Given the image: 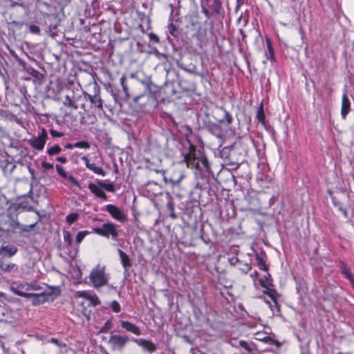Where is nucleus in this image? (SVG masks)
<instances>
[{"label":"nucleus","mask_w":354,"mask_h":354,"mask_svg":"<svg viewBox=\"0 0 354 354\" xmlns=\"http://www.w3.org/2000/svg\"><path fill=\"white\" fill-rule=\"evenodd\" d=\"M131 77L136 78L144 88L143 93L134 97V102L139 104V100L145 97L147 93L152 97H155L156 96V93H158L159 88L152 82L151 77H144L143 78H141L137 73H131Z\"/></svg>","instance_id":"f257e3e1"},{"label":"nucleus","mask_w":354,"mask_h":354,"mask_svg":"<svg viewBox=\"0 0 354 354\" xmlns=\"http://www.w3.org/2000/svg\"><path fill=\"white\" fill-rule=\"evenodd\" d=\"M50 290L49 292H43L39 294L30 293L29 298H32V304L38 306L46 301H53L55 298L61 295V289L59 286H48Z\"/></svg>","instance_id":"f03ea898"},{"label":"nucleus","mask_w":354,"mask_h":354,"mask_svg":"<svg viewBox=\"0 0 354 354\" xmlns=\"http://www.w3.org/2000/svg\"><path fill=\"white\" fill-rule=\"evenodd\" d=\"M246 151L242 149L241 143H234L230 149L228 162L227 165L232 167V169H237L243 161Z\"/></svg>","instance_id":"7ed1b4c3"},{"label":"nucleus","mask_w":354,"mask_h":354,"mask_svg":"<svg viewBox=\"0 0 354 354\" xmlns=\"http://www.w3.org/2000/svg\"><path fill=\"white\" fill-rule=\"evenodd\" d=\"M126 80L127 78L125 75H122L120 79V83L122 87V92L111 83L108 84L106 88L111 92L115 102H119L122 100L128 99L129 97V89Z\"/></svg>","instance_id":"20e7f679"},{"label":"nucleus","mask_w":354,"mask_h":354,"mask_svg":"<svg viewBox=\"0 0 354 354\" xmlns=\"http://www.w3.org/2000/svg\"><path fill=\"white\" fill-rule=\"evenodd\" d=\"M89 279L95 288H99L107 284L108 277L105 274V267L97 265L92 270Z\"/></svg>","instance_id":"39448f33"},{"label":"nucleus","mask_w":354,"mask_h":354,"mask_svg":"<svg viewBox=\"0 0 354 354\" xmlns=\"http://www.w3.org/2000/svg\"><path fill=\"white\" fill-rule=\"evenodd\" d=\"M117 227V225L112 222H106L102 227H94L93 231L101 236L106 238L111 236L113 240H117L119 235Z\"/></svg>","instance_id":"423d86ee"},{"label":"nucleus","mask_w":354,"mask_h":354,"mask_svg":"<svg viewBox=\"0 0 354 354\" xmlns=\"http://www.w3.org/2000/svg\"><path fill=\"white\" fill-rule=\"evenodd\" d=\"M129 341H131V338L127 335L113 334L111 333L108 344L111 346L113 351H122Z\"/></svg>","instance_id":"0eeeda50"},{"label":"nucleus","mask_w":354,"mask_h":354,"mask_svg":"<svg viewBox=\"0 0 354 354\" xmlns=\"http://www.w3.org/2000/svg\"><path fill=\"white\" fill-rule=\"evenodd\" d=\"M17 60L19 66L22 67V69L34 77V83L41 84L44 82V76L42 73L28 64L22 59L18 58Z\"/></svg>","instance_id":"6e6552de"},{"label":"nucleus","mask_w":354,"mask_h":354,"mask_svg":"<svg viewBox=\"0 0 354 354\" xmlns=\"http://www.w3.org/2000/svg\"><path fill=\"white\" fill-rule=\"evenodd\" d=\"M102 209L107 211L112 218L121 223H124L127 220V215L115 205L109 204L102 208Z\"/></svg>","instance_id":"1a4fd4ad"},{"label":"nucleus","mask_w":354,"mask_h":354,"mask_svg":"<svg viewBox=\"0 0 354 354\" xmlns=\"http://www.w3.org/2000/svg\"><path fill=\"white\" fill-rule=\"evenodd\" d=\"M263 293L268 295L271 301L266 300V302L269 304L270 309L273 311V313L280 312V306L278 304L277 299L279 296L277 291L276 290H263Z\"/></svg>","instance_id":"9d476101"},{"label":"nucleus","mask_w":354,"mask_h":354,"mask_svg":"<svg viewBox=\"0 0 354 354\" xmlns=\"http://www.w3.org/2000/svg\"><path fill=\"white\" fill-rule=\"evenodd\" d=\"M48 138L46 131L43 129L41 133L37 138L28 140L29 145L38 151H42Z\"/></svg>","instance_id":"9b49d317"},{"label":"nucleus","mask_w":354,"mask_h":354,"mask_svg":"<svg viewBox=\"0 0 354 354\" xmlns=\"http://www.w3.org/2000/svg\"><path fill=\"white\" fill-rule=\"evenodd\" d=\"M131 341L135 342L138 346L143 348L146 351L149 353H152L156 351L157 346L156 345L152 342L151 340L145 339H136L135 337H131Z\"/></svg>","instance_id":"f8f14e48"},{"label":"nucleus","mask_w":354,"mask_h":354,"mask_svg":"<svg viewBox=\"0 0 354 354\" xmlns=\"http://www.w3.org/2000/svg\"><path fill=\"white\" fill-rule=\"evenodd\" d=\"M205 129L214 136L221 138L223 135L222 127L216 123L207 122L204 124Z\"/></svg>","instance_id":"ddd939ff"},{"label":"nucleus","mask_w":354,"mask_h":354,"mask_svg":"<svg viewBox=\"0 0 354 354\" xmlns=\"http://www.w3.org/2000/svg\"><path fill=\"white\" fill-rule=\"evenodd\" d=\"M213 16L223 19L225 10L222 6L221 0H213L212 3L209 6Z\"/></svg>","instance_id":"4468645a"},{"label":"nucleus","mask_w":354,"mask_h":354,"mask_svg":"<svg viewBox=\"0 0 354 354\" xmlns=\"http://www.w3.org/2000/svg\"><path fill=\"white\" fill-rule=\"evenodd\" d=\"M120 324L121 327L127 332L131 333L136 335H140L142 334L140 327L129 321L120 320Z\"/></svg>","instance_id":"2eb2a0df"},{"label":"nucleus","mask_w":354,"mask_h":354,"mask_svg":"<svg viewBox=\"0 0 354 354\" xmlns=\"http://www.w3.org/2000/svg\"><path fill=\"white\" fill-rule=\"evenodd\" d=\"M188 19L187 28L190 27L192 30H196V34L198 35H202L201 23L198 20V14L190 15Z\"/></svg>","instance_id":"dca6fc26"},{"label":"nucleus","mask_w":354,"mask_h":354,"mask_svg":"<svg viewBox=\"0 0 354 354\" xmlns=\"http://www.w3.org/2000/svg\"><path fill=\"white\" fill-rule=\"evenodd\" d=\"M17 270L18 266L16 264L8 263L3 258L0 259V273L7 274Z\"/></svg>","instance_id":"f3484780"},{"label":"nucleus","mask_w":354,"mask_h":354,"mask_svg":"<svg viewBox=\"0 0 354 354\" xmlns=\"http://www.w3.org/2000/svg\"><path fill=\"white\" fill-rule=\"evenodd\" d=\"M88 188L90 191L97 198H102L104 201H108V196L103 191L102 188L99 185L91 182L88 185Z\"/></svg>","instance_id":"a211bd4d"},{"label":"nucleus","mask_w":354,"mask_h":354,"mask_svg":"<svg viewBox=\"0 0 354 354\" xmlns=\"http://www.w3.org/2000/svg\"><path fill=\"white\" fill-rule=\"evenodd\" d=\"M187 166L192 169H198L200 167L199 157L196 158L194 153L189 152L184 157Z\"/></svg>","instance_id":"6ab92c4d"},{"label":"nucleus","mask_w":354,"mask_h":354,"mask_svg":"<svg viewBox=\"0 0 354 354\" xmlns=\"http://www.w3.org/2000/svg\"><path fill=\"white\" fill-rule=\"evenodd\" d=\"M56 170L61 177L65 179H68L73 185L79 187H80L78 180L71 175L68 176L62 166L56 165Z\"/></svg>","instance_id":"aec40b11"},{"label":"nucleus","mask_w":354,"mask_h":354,"mask_svg":"<svg viewBox=\"0 0 354 354\" xmlns=\"http://www.w3.org/2000/svg\"><path fill=\"white\" fill-rule=\"evenodd\" d=\"M18 251V248L14 245H2L0 247V254L3 257H12Z\"/></svg>","instance_id":"412c9836"},{"label":"nucleus","mask_w":354,"mask_h":354,"mask_svg":"<svg viewBox=\"0 0 354 354\" xmlns=\"http://www.w3.org/2000/svg\"><path fill=\"white\" fill-rule=\"evenodd\" d=\"M118 252L120 258V261L125 272L131 267L132 263L129 257L121 249H118Z\"/></svg>","instance_id":"4be33fe9"},{"label":"nucleus","mask_w":354,"mask_h":354,"mask_svg":"<svg viewBox=\"0 0 354 354\" xmlns=\"http://www.w3.org/2000/svg\"><path fill=\"white\" fill-rule=\"evenodd\" d=\"M351 102L346 95V93H344L342 95V109H341V115L343 119H345L350 111Z\"/></svg>","instance_id":"5701e85b"},{"label":"nucleus","mask_w":354,"mask_h":354,"mask_svg":"<svg viewBox=\"0 0 354 354\" xmlns=\"http://www.w3.org/2000/svg\"><path fill=\"white\" fill-rule=\"evenodd\" d=\"M260 285L265 288L264 290H275L272 283V279L270 273L267 272V274L259 279Z\"/></svg>","instance_id":"b1692460"},{"label":"nucleus","mask_w":354,"mask_h":354,"mask_svg":"<svg viewBox=\"0 0 354 354\" xmlns=\"http://www.w3.org/2000/svg\"><path fill=\"white\" fill-rule=\"evenodd\" d=\"M218 111L223 113V118H216V119L218 120V122H219L220 123H225L227 126L230 125L232 123L233 118H232V115L228 111H227L223 108L218 109Z\"/></svg>","instance_id":"393cba45"},{"label":"nucleus","mask_w":354,"mask_h":354,"mask_svg":"<svg viewBox=\"0 0 354 354\" xmlns=\"http://www.w3.org/2000/svg\"><path fill=\"white\" fill-rule=\"evenodd\" d=\"M339 263L342 274L344 275L351 283H354V277L351 274L350 269L348 268L347 264L343 261H340Z\"/></svg>","instance_id":"a878e982"},{"label":"nucleus","mask_w":354,"mask_h":354,"mask_svg":"<svg viewBox=\"0 0 354 354\" xmlns=\"http://www.w3.org/2000/svg\"><path fill=\"white\" fill-rule=\"evenodd\" d=\"M256 260L257 261V265L260 270H264L266 272L268 271V267L266 263V261L264 259L266 257V254L264 252H261V253L256 252Z\"/></svg>","instance_id":"bb28decb"},{"label":"nucleus","mask_w":354,"mask_h":354,"mask_svg":"<svg viewBox=\"0 0 354 354\" xmlns=\"http://www.w3.org/2000/svg\"><path fill=\"white\" fill-rule=\"evenodd\" d=\"M26 284L25 285L20 284L15 287L12 286L10 288V290L15 295H17L18 296H21V297H23L25 298H29V295H30V292H26L23 290L24 289L26 290Z\"/></svg>","instance_id":"cd10ccee"},{"label":"nucleus","mask_w":354,"mask_h":354,"mask_svg":"<svg viewBox=\"0 0 354 354\" xmlns=\"http://www.w3.org/2000/svg\"><path fill=\"white\" fill-rule=\"evenodd\" d=\"M199 162L200 167L197 169L204 171L207 173H209L211 171L209 162L205 156L201 155L199 157Z\"/></svg>","instance_id":"c85d7f7f"},{"label":"nucleus","mask_w":354,"mask_h":354,"mask_svg":"<svg viewBox=\"0 0 354 354\" xmlns=\"http://www.w3.org/2000/svg\"><path fill=\"white\" fill-rule=\"evenodd\" d=\"M95 96L94 100L91 101V104H93L95 107L102 109V100L101 99L100 92V87L95 83Z\"/></svg>","instance_id":"c756f323"},{"label":"nucleus","mask_w":354,"mask_h":354,"mask_svg":"<svg viewBox=\"0 0 354 354\" xmlns=\"http://www.w3.org/2000/svg\"><path fill=\"white\" fill-rule=\"evenodd\" d=\"M232 345L234 347L240 346L242 348H243L245 351V352L242 353V354L252 353L253 351L255 350L253 344H252V345H250L248 342H247L245 340L239 341L238 345H234V344H232Z\"/></svg>","instance_id":"7c9ffc66"},{"label":"nucleus","mask_w":354,"mask_h":354,"mask_svg":"<svg viewBox=\"0 0 354 354\" xmlns=\"http://www.w3.org/2000/svg\"><path fill=\"white\" fill-rule=\"evenodd\" d=\"M1 166L4 172L8 171L10 174H11L16 168V165L8 160H3Z\"/></svg>","instance_id":"2f4dec72"},{"label":"nucleus","mask_w":354,"mask_h":354,"mask_svg":"<svg viewBox=\"0 0 354 354\" xmlns=\"http://www.w3.org/2000/svg\"><path fill=\"white\" fill-rule=\"evenodd\" d=\"M64 241L68 250L73 248V238L70 232L64 230L63 232Z\"/></svg>","instance_id":"473e14b6"},{"label":"nucleus","mask_w":354,"mask_h":354,"mask_svg":"<svg viewBox=\"0 0 354 354\" xmlns=\"http://www.w3.org/2000/svg\"><path fill=\"white\" fill-rule=\"evenodd\" d=\"M266 44L268 50V53L266 54L267 58L274 62L275 61L274 48H272L271 40L268 37L266 38Z\"/></svg>","instance_id":"72a5a7b5"},{"label":"nucleus","mask_w":354,"mask_h":354,"mask_svg":"<svg viewBox=\"0 0 354 354\" xmlns=\"http://www.w3.org/2000/svg\"><path fill=\"white\" fill-rule=\"evenodd\" d=\"M97 184L99 185V186L100 187H102V189H104L108 192H113V193H114L115 192L114 185L112 183H106L105 182H104L102 180H98Z\"/></svg>","instance_id":"f704fd0d"},{"label":"nucleus","mask_w":354,"mask_h":354,"mask_svg":"<svg viewBox=\"0 0 354 354\" xmlns=\"http://www.w3.org/2000/svg\"><path fill=\"white\" fill-rule=\"evenodd\" d=\"M63 104L64 106H68V107H71L74 109H78V106L73 102V100L71 99V97L68 95H66L64 97V100L63 102Z\"/></svg>","instance_id":"c9c22d12"},{"label":"nucleus","mask_w":354,"mask_h":354,"mask_svg":"<svg viewBox=\"0 0 354 354\" xmlns=\"http://www.w3.org/2000/svg\"><path fill=\"white\" fill-rule=\"evenodd\" d=\"M256 117L259 122H261L263 124H265L266 116L263 111V104H261V106L259 107Z\"/></svg>","instance_id":"e433bc0d"},{"label":"nucleus","mask_w":354,"mask_h":354,"mask_svg":"<svg viewBox=\"0 0 354 354\" xmlns=\"http://www.w3.org/2000/svg\"><path fill=\"white\" fill-rule=\"evenodd\" d=\"M62 151V148L59 145H55L47 149V153L49 156L59 154Z\"/></svg>","instance_id":"4c0bfd02"},{"label":"nucleus","mask_w":354,"mask_h":354,"mask_svg":"<svg viewBox=\"0 0 354 354\" xmlns=\"http://www.w3.org/2000/svg\"><path fill=\"white\" fill-rule=\"evenodd\" d=\"M200 232H201L200 237H201V240L205 243L207 244L211 242V239H210L209 234H207L204 231V225H201Z\"/></svg>","instance_id":"58836bf2"},{"label":"nucleus","mask_w":354,"mask_h":354,"mask_svg":"<svg viewBox=\"0 0 354 354\" xmlns=\"http://www.w3.org/2000/svg\"><path fill=\"white\" fill-rule=\"evenodd\" d=\"M88 169L93 171L95 174L104 176L106 175L105 171L102 167L96 166L94 163L88 168Z\"/></svg>","instance_id":"ea45409f"},{"label":"nucleus","mask_w":354,"mask_h":354,"mask_svg":"<svg viewBox=\"0 0 354 354\" xmlns=\"http://www.w3.org/2000/svg\"><path fill=\"white\" fill-rule=\"evenodd\" d=\"M40 221V218H38V220L32 224L30 225H21L19 226V228L22 232H28L31 230H32L38 223V222Z\"/></svg>","instance_id":"a19ab883"},{"label":"nucleus","mask_w":354,"mask_h":354,"mask_svg":"<svg viewBox=\"0 0 354 354\" xmlns=\"http://www.w3.org/2000/svg\"><path fill=\"white\" fill-rule=\"evenodd\" d=\"M79 218V214L77 212H73L69 214L66 217V221L68 223L72 224L75 223Z\"/></svg>","instance_id":"79ce46f5"},{"label":"nucleus","mask_w":354,"mask_h":354,"mask_svg":"<svg viewBox=\"0 0 354 354\" xmlns=\"http://www.w3.org/2000/svg\"><path fill=\"white\" fill-rule=\"evenodd\" d=\"M88 234H90V232L86 230L79 232L75 237L76 244L79 245L84 239V237Z\"/></svg>","instance_id":"37998d69"},{"label":"nucleus","mask_w":354,"mask_h":354,"mask_svg":"<svg viewBox=\"0 0 354 354\" xmlns=\"http://www.w3.org/2000/svg\"><path fill=\"white\" fill-rule=\"evenodd\" d=\"M168 32L174 37H177L179 35L178 29L176 27V26L170 23L167 26Z\"/></svg>","instance_id":"c03bdc74"},{"label":"nucleus","mask_w":354,"mask_h":354,"mask_svg":"<svg viewBox=\"0 0 354 354\" xmlns=\"http://www.w3.org/2000/svg\"><path fill=\"white\" fill-rule=\"evenodd\" d=\"M183 178V175H180L179 178L177 179H174L173 178H167V176H164V180L166 183L169 182L173 186L174 185H178L180 182Z\"/></svg>","instance_id":"a18cd8bd"},{"label":"nucleus","mask_w":354,"mask_h":354,"mask_svg":"<svg viewBox=\"0 0 354 354\" xmlns=\"http://www.w3.org/2000/svg\"><path fill=\"white\" fill-rule=\"evenodd\" d=\"M113 327L112 322L110 319L107 320L100 329V333H107Z\"/></svg>","instance_id":"49530a36"},{"label":"nucleus","mask_w":354,"mask_h":354,"mask_svg":"<svg viewBox=\"0 0 354 354\" xmlns=\"http://www.w3.org/2000/svg\"><path fill=\"white\" fill-rule=\"evenodd\" d=\"M174 3H170L169 4V7L170 8V15H169V20L173 21L174 20V6L176 3H177L178 6H179L180 1V0H174Z\"/></svg>","instance_id":"de8ad7c7"},{"label":"nucleus","mask_w":354,"mask_h":354,"mask_svg":"<svg viewBox=\"0 0 354 354\" xmlns=\"http://www.w3.org/2000/svg\"><path fill=\"white\" fill-rule=\"evenodd\" d=\"M202 12L205 15L207 19H209L213 16L212 11L203 3H201Z\"/></svg>","instance_id":"09e8293b"},{"label":"nucleus","mask_w":354,"mask_h":354,"mask_svg":"<svg viewBox=\"0 0 354 354\" xmlns=\"http://www.w3.org/2000/svg\"><path fill=\"white\" fill-rule=\"evenodd\" d=\"M73 146L76 148H84V149H89L90 144L86 141H80L73 144Z\"/></svg>","instance_id":"8fccbe9b"},{"label":"nucleus","mask_w":354,"mask_h":354,"mask_svg":"<svg viewBox=\"0 0 354 354\" xmlns=\"http://www.w3.org/2000/svg\"><path fill=\"white\" fill-rule=\"evenodd\" d=\"M28 28H29V32L32 34H35V35H40L41 34L40 28L37 25L31 24L29 26Z\"/></svg>","instance_id":"3c124183"},{"label":"nucleus","mask_w":354,"mask_h":354,"mask_svg":"<svg viewBox=\"0 0 354 354\" xmlns=\"http://www.w3.org/2000/svg\"><path fill=\"white\" fill-rule=\"evenodd\" d=\"M110 307L114 313H119L121 310L120 305L116 300L111 303Z\"/></svg>","instance_id":"603ef678"},{"label":"nucleus","mask_w":354,"mask_h":354,"mask_svg":"<svg viewBox=\"0 0 354 354\" xmlns=\"http://www.w3.org/2000/svg\"><path fill=\"white\" fill-rule=\"evenodd\" d=\"M331 200H332V202L334 205V206L337 207H343V203H342V201L339 200V198H337V196H331Z\"/></svg>","instance_id":"864d4df0"},{"label":"nucleus","mask_w":354,"mask_h":354,"mask_svg":"<svg viewBox=\"0 0 354 354\" xmlns=\"http://www.w3.org/2000/svg\"><path fill=\"white\" fill-rule=\"evenodd\" d=\"M178 84L181 88V89L185 92H187L191 90V87L189 86L188 85H186V82L182 80H178Z\"/></svg>","instance_id":"5fc2aeb1"},{"label":"nucleus","mask_w":354,"mask_h":354,"mask_svg":"<svg viewBox=\"0 0 354 354\" xmlns=\"http://www.w3.org/2000/svg\"><path fill=\"white\" fill-rule=\"evenodd\" d=\"M59 25V21H57L55 24H50L48 26V30L47 31L49 35L54 36L55 32L53 30H56L57 26Z\"/></svg>","instance_id":"6e6d98bb"},{"label":"nucleus","mask_w":354,"mask_h":354,"mask_svg":"<svg viewBox=\"0 0 354 354\" xmlns=\"http://www.w3.org/2000/svg\"><path fill=\"white\" fill-rule=\"evenodd\" d=\"M88 300L90 301L91 304L93 306H96L100 304V301L97 296L90 295Z\"/></svg>","instance_id":"4d7b16f0"},{"label":"nucleus","mask_w":354,"mask_h":354,"mask_svg":"<svg viewBox=\"0 0 354 354\" xmlns=\"http://www.w3.org/2000/svg\"><path fill=\"white\" fill-rule=\"evenodd\" d=\"M20 209L32 210L33 209V207L32 206H28L26 203L22 201L17 204V207L16 208L17 210H19Z\"/></svg>","instance_id":"13d9d810"},{"label":"nucleus","mask_w":354,"mask_h":354,"mask_svg":"<svg viewBox=\"0 0 354 354\" xmlns=\"http://www.w3.org/2000/svg\"><path fill=\"white\" fill-rule=\"evenodd\" d=\"M148 35H149L150 42H152L153 44H159L160 43L159 37L155 33L150 32Z\"/></svg>","instance_id":"bf43d9fd"},{"label":"nucleus","mask_w":354,"mask_h":354,"mask_svg":"<svg viewBox=\"0 0 354 354\" xmlns=\"http://www.w3.org/2000/svg\"><path fill=\"white\" fill-rule=\"evenodd\" d=\"M26 291L39 290L41 289V287L39 285H35L32 283H26Z\"/></svg>","instance_id":"052dcab7"},{"label":"nucleus","mask_w":354,"mask_h":354,"mask_svg":"<svg viewBox=\"0 0 354 354\" xmlns=\"http://www.w3.org/2000/svg\"><path fill=\"white\" fill-rule=\"evenodd\" d=\"M9 225L12 230H15L17 228H19L20 223L17 220L11 219Z\"/></svg>","instance_id":"680f3d73"},{"label":"nucleus","mask_w":354,"mask_h":354,"mask_svg":"<svg viewBox=\"0 0 354 354\" xmlns=\"http://www.w3.org/2000/svg\"><path fill=\"white\" fill-rule=\"evenodd\" d=\"M50 133L53 138H61L64 136L63 133L59 132L53 129H50Z\"/></svg>","instance_id":"e2e57ef3"},{"label":"nucleus","mask_w":354,"mask_h":354,"mask_svg":"<svg viewBox=\"0 0 354 354\" xmlns=\"http://www.w3.org/2000/svg\"><path fill=\"white\" fill-rule=\"evenodd\" d=\"M41 167L47 171L53 169V165L45 161L41 162Z\"/></svg>","instance_id":"0e129e2a"},{"label":"nucleus","mask_w":354,"mask_h":354,"mask_svg":"<svg viewBox=\"0 0 354 354\" xmlns=\"http://www.w3.org/2000/svg\"><path fill=\"white\" fill-rule=\"evenodd\" d=\"M48 342L57 344L59 347H63L66 346L65 344L60 342L58 339L54 337L50 338V339H49Z\"/></svg>","instance_id":"69168bd1"},{"label":"nucleus","mask_w":354,"mask_h":354,"mask_svg":"<svg viewBox=\"0 0 354 354\" xmlns=\"http://www.w3.org/2000/svg\"><path fill=\"white\" fill-rule=\"evenodd\" d=\"M77 296L79 297H82L88 299L90 296V294L86 291H78L77 292Z\"/></svg>","instance_id":"338daca9"},{"label":"nucleus","mask_w":354,"mask_h":354,"mask_svg":"<svg viewBox=\"0 0 354 354\" xmlns=\"http://www.w3.org/2000/svg\"><path fill=\"white\" fill-rule=\"evenodd\" d=\"M180 337L183 339L184 342H185L187 344H193L194 341L190 339V337L187 335H180Z\"/></svg>","instance_id":"774afa93"}]
</instances>
